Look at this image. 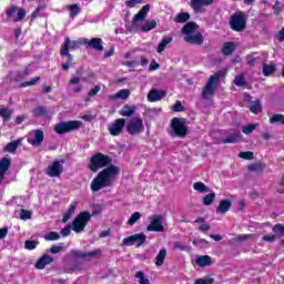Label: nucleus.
Masks as SVG:
<instances>
[{
  "label": "nucleus",
  "mask_w": 284,
  "mask_h": 284,
  "mask_svg": "<svg viewBox=\"0 0 284 284\" xmlns=\"http://www.w3.org/2000/svg\"><path fill=\"white\" fill-rule=\"evenodd\" d=\"M88 169L93 173L101 170L91 181L90 187L92 192H99L103 187H110L112 180L116 179L121 173V169L112 164V158L101 152H97L91 156Z\"/></svg>",
  "instance_id": "f257e3e1"
},
{
  "label": "nucleus",
  "mask_w": 284,
  "mask_h": 284,
  "mask_svg": "<svg viewBox=\"0 0 284 284\" xmlns=\"http://www.w3.org/2000/svg\"><path fill=\"white\" fill-rule=\"evenodd\" d=\"M225 74V70H220L209 78L205 87L202 90V99L207 101V99L216 94V88H219V83H221V79H223Z\"/></svg>",
  "instance_id": "f03ea898"
},
{
  "label": "nucleus",
  "mask_w": 284,
  "mask_h": 284,
  "mask_svg": "<svg viewBox=\"0 0 284 284\" xmlns=\"http://www.w3.org/2000/svg\"><path fill=\"white\" fill-rule=\"evenodd\" d=\"M187 120L185 118H173L171 120L170 135L178 139H185L187 136Z\"/></svg>",
  "instance_id": "7ed1b4c3"
},
{
  "label": "nucleus",
  "mask_w": 284,
  "mask_h": 284,
  "mask_svg": "<svg viewBox=\"0 0 284 284\" xmlns=\"http://www.w3.org/2000/svg\"><path fill=\"white\" fill-rule=\"evenodd\" d=\"M81 45H85L84 38H80L79 40H70V37L64 38V42L60 47V57H72L70 53L74 50H79Z\"/></svg>",
  "instance_id": "20e7f679"
},
{
  "label": "nucleus",
  "mask_w": 284,
  "mask_h": 284,
  "mask_svg": "<svg viewBox=\"0 0 284 284\" xmlns=\"http://www.w3.org/2000/svg\"><path fill=\"white\" fill-rule=\"evenodd\" d=\"M82 125L83 123L79 120H70L57 123L53 130L57 134H68L70 132H77V130H81Z\"/></svg>",
  "instance_id": "39448f33"
},
{
  "label": "nucleus",
  "mask_w": 284,
  "mask_h": 284,
  "mask_svg": "<svg viewBox=\"0 0 284 284\" xmlns=\"http://www.w3.org/2000/svg\"><path fill=\"white\" fill-rule=\"evenodd\" d=\"M91 219H92V214L90 213V211L80 212L72 222L73 232H77V234L83 232L88 223H90Z\"/></svg>",
  "instance_id": "423d86ee"
},
{
  "label": "nucleus",
  "mask_w": 284,
  "mask_h": 284,
  "mask_svg": "<svg viewBox=\"0 0 284 284\" xmlns=\"http://www.w3.org/2000/svg\"><path fill=\"white\" fill-rule=\"evenodd\" d=\"M230 28L234 32H243L247 28V18L243 12H235L230 19Z\"/></svg>",
  "instance_id": "0eeeda50"
},
{
  "label": "nucleus",
  "mask_w": 284,
  "mask_h": 284,
  "mask_svg": "<svg viewBox=\"0 0 284 284\" xmlns=\"http://www.w3.org/2000/svg\"><path fill=\"white\" fill-rule=\"evenodd\" d=\"M126 132L130 136H139L145 132V125L143 124V119L141 116L132 118L126 123Z\"/></svg>",
  "instance_id": "6e6552de"
},
{
  "label": "nucleus",
  "mask_w": 284,
  "mask_h": 284,
  "mask_svg": "<svg viewBox=\"0 0 284 284\" xmlns=\"http://www.w3.org/2000/svg\"><path fill=\"white\" fill-rule=\"evenodd\" d=\"M145 241H148L145 233H135L124 237L122 240V245H128L129 247L135 245V247H141V245H145Z\"/></svg>",
  "instance_id": "1a4fd4ad"
},
{
  "label": "nucleus",
  "mask_w": 284,
  "mask_h": 284,
  "mask_svg": "<svg viewBox=\"0 0 284 284\" xmlns=\"http://www.w3.org/2000/svg\"><path fill=\"white\" fill-rule=\"evenodd\" d=\"M149 221L150 223L146 226V232H165V226L163 225V215H150Z\"/></svg>",
  "instance_id": "9d476101"
},
{
  "label": "nucleus",
  "mask_w": 284,
  "mask_h": 284,
  "mask_svg": "<svg viewBox=\"0 0 284 284\" xmlns=\"http://www.w3.org/2000/svg\"><path fill=\"white\" fill-rule=\"evenodd\" d=\"M71 256H73V258H82V261H92V258L101 256V250L97 248L91 252L73 250L71 251Z\"/></svg>",
  "instance_id": "9b49d317"
},
{
  "label": "nucleus",
  "mask_w": 284,
  "mask_h": 284,
  "mask_svg": "<svg viewBox=\"0 0 284 284\" xmlns=\"http://www.w3.org/2000/svg\"><path fill=\"white\" fill-rule=\"evenodd\" d=\"M109 133L111 136H119L123 130H125V119L119 118L115 119L108 125Z\"/></svg>",
  "instance_id": "f8f14e48"
},
{
  "label": "nucleus",
  "mask_w": 284,
  "mask_h": 284,
  "mask_svg": "<svg viewBox=\"0 0 284 284\" xmlns=\"http://www.w3.org/2000/svg\"><path fill=\"white\" fill-rule=\"evenodd\" d=\"M63 174V165L59 161H53L45 170V175L51 179H57Z\"/></svg>",
  "instance_id": "ddd939ff"
},
{
  "label": "nucleus",
  "mask_w": 284,
  "mask_h": 284,
  "mask_svg": "<svg viewBox=\"0 0 284 284\" xmlns=\"http://www.w3.org/2000/svg\"><path fill=\"white\" fill-rule=\"evenodd\" d=\"M85 42L84 45H88V48H91V50H95V52H103V39L101 38H92L91 40L88 38H84Z\"/></svg>",
  "instance_id": "4468645a"
},
{
  "label": "nucleus",
  "mask_w": 284,
  "mask_h": 284,
  "mask_svg": "<svg viewBox=\"0 0 284 284\" xmlns=\"http://www.w3.org/2000/svg\"><path fill=\"white\" fill-rule=\"evenodd\" d=\"M213 3L214 0H191V8L195 12H203V8H209Z\"/></svg>",
  "instance_id": "2eb2a0df"
},
{
  "label": "nucleus",
  "mask_w": 284,
  "mask_h": 284,
  "mask_svg": "<svg viewBox=\"0 0 284 284\" xmlns=\"http://www.w3.org/2000/svg\"><path fill=\"white\" fill-rule=\"evenodd\" d=\"M166 94H168V92H165L163 90L152 89L148 93V101H150V103H156V101H161L162 99H165Z\"/></svg>",
  "instance_id": "dca6fc26"
},
{
  "label": "nucleus",
  "mask_w": 284,
  "mask_h": 284,
  "mask_svg": "<svg viewBox=\"0 0 284 284\" xmlns=\"http://www.w3.org/2000/svg\"><path fill=\"white\" fill-rule=\"evenodd\" d=\"M30 75V64L24 67L23 71H16L13 77L10 78V83H21L26 77Z\"/></svg>",
  "instance_id": "f3484780"
},
{
  "label": "nucleus",
  "mask_w": 284,
  "mask_h": 284,
  "mask_svg": "<svg viewBox=\"0 0 284 284\" xmlns=\"http://www.w3.org/2000/svg\"><path fill=\"white\" fill-rule=\"evenodd\" d=\"M54 258L48 254H43L34 264L36 270H45V265H51Z\"/></svg>",
  "instance_id": "a211bd4d"
},
{
  "label": "nucleus",
  "mask_w": 284,
  "mask_h": 284,
  "mask_svg": "<svg viewBox=\"0 0 284 284\" xmlns=\"http://www.w3.org/2000/svg\"><path fill=\"white\" fill-rule=\"evenodd\" d=\"M44 139L45 133H43V130H36L33 139H29L28 143H30V145H33V148H38L43 143Z\"/></svg>",
  "instance_id": "6ab92c4d"
},
{
  "label": "nucleus",
  "mask_w": 284,
  "mask_h": 284,
  "mask_svg": "<svg viewBox=\"0 0 284 284\" xmlns=\"http://www.w3.org/2000/svg\"><path fill=\"white\" fill-rule=\"evenodd\" d=\"M184 41H186V43H191L192 45H203V33H193L191 36H185Z\"/></svg>",
  "instance_id": "aec40b11"
},
{
  "label": "nucleus",
  "mask_w": 284,
  "mask_h": 284,
  "mask_svg": "<svg viewBox=\"0 0 284 284\" xmlns=\"http://www.w3.org/2000/svg\"><path fill=\"white\" fill-rule=\"evenodd\" d=\"M231 209H232V201L229 199H224L220 201V204L216 207V212L220 214H225L230 212Z\"/></svg>",
  "instance_id": "412c9836"
},
{
  "label": "nucleus",
  "mask_w": 284,
  "mask_h": 284,
  "mask_svg": "<svg viewBox=\"0 0 284 284\" xmlns=\"http://www.w3.org/2000/svg\"><path fill=\"white\" fill-rule=\"evenodd\" d=\"M150 12V4H145L141 8V10L133 17V22L136 23L139 21H145V17Z\"/></svg>",
  "instance_id": "4be33fe9"
},
{
  "label": "nucleus",
  "mask_w": 284,
  "mask_h": 284,
  "mask_svg": "<svg viewBox=\"0 0 284 284\" xmlns=\"http://www.w3.org/2000/svg\"><path fill=\"white\" fill-rule=\"evenodd\" d=\"M10 165H12V160L10 158L0 159V174L6 178V172L10 170Z\"/></svg>",
  "instance_id": "5701e85b"
},
{
  "label": "nucleus",
  "mask_w": 284,
  "mask_h": 284,
  "mask_svg": "<svg viewBox=\"0 0 284 284\" xmlns=\"http://www.w3.org/2000/svg\"><path fill=\"white\" fill-rule=\"evenodd\" d=\"M116 99H122L123 101L130 99V91L128 89H122L115 94L109 97L110 101H116Z\"/></svg>",
  "instance_id": "b1692460"
},
{
  "label": "nucleus",
  "mask_w": 284,
  "mask_h": 284,
  "mask_svg": "<svg viewBox=\"0 0 284 284\" xmlns=\"http://www.w3.org/2000/svg\"><path fill=\"white\" fill-rule=\"evenodd\" d=\"M199 26L196 22H187L183 28H182V33L185 34V37H190L191 34H194L196 32Z\"/></svg>",
  "instance_id": "393cba45"
},
{
  "label": "nucleus",
  "mask_w": 284,
  "mask_h": 284,
  "mask_svg": "<svg viewBox=\"0 0 284 284\" xmlns=\"http://www.w3.org/2000/svg\"><path fill=\"white\" fill-rule=\"evenodd\" d=\"M32 115L36 118V119H39V118H43L45 119L48 116V106H43V105H39V106H36L33 110H32Z\"/></svg>",
  "instance_id": "a878e982"
},
{
  "label": "nucleus",
  "mask_w": 284,
  "mask_h": 284,
  "mask_svg": "<svg viewBox=\"0 0 284 284\" xmlns=\"http://www.w3.org/2000/svg\"><path fill=\"white\" fill-rule=\"evenodd\" d=\"M195 263L199 267H207V265H212V257L210 255H201L197 256Z\"/></svg>",
  "instance_id": "bb28decb"
},
{
  "label": "nucleus",
  "mask_w": 284,
  "mask_h": 284,
  "mask_svg": "<svg viewBox=\"0 0 284 284\" xmlns=\"http://www.w3.org/2000/svg\"><path fill=\"white\" fill-rule=\"evenodd\" d=\"M243 139V135L241 134V131H236L233 134L226 136L225 139L222 140V143H239Z\"/></svg>",
  "instance_id": "cd10ccee"
},
{
  "label": "nucleus",
  "mask_w": 284,
  "mask_h": 284,
  "mask_svg": "<svg viewBox=\"0 0 284 284\" xmlns=\"http://www.w3.org/2000/svg\"><path fill=\"white\" fill-rule=\"evenodd\" d=\"M248 172H255L256 174H263L265 172V164L263 162H255L247 168Z\"/></svg>",
  "instance_id": "c85d7f7f"
},
{
  "label": "nucleus",
  "mask_w": 284,
  "mask_h": 284,
  "mask_svg": "<svg viewBox=\"0 0 284 284\" xmlns=\"http://www.w3.org/2000/svg\"><path fill=\"white\" fill-rule=\"evenodd\" d=\"M21 145V140H14L12 142H9L4 148L3 152H8L9 154H14L17 152V149Z\"/></svg>",
  "instance_id": "c756f323"
},
{
  "label": "nucleus",
  "mask_w": 284,
  "mask_h": 284,
  "mask_svg": "<svg viewBox=\"0 0 284 284\" xmlns=\"http://www.w3.org/2000/svg\"><path fill=\"white\" fill-rule=\"evenodd\" d=\"M136 112V106L135 105H129L125 104L120 111L119 114L121 116H132Z\"/></svg>",
  "instance_id": "7c9ffc66"
},
{
  "label": "nucleus",
  "mask_w": 284,
  "mask_h": 284,
  "mask_svg": "<svg viewBox=\"0 0 284 284\" xmlns=\"http://www.w3.org/2000/svg\"><path fill=\"white\" fill-rule=\"evenodd\" d=\"M165 256H168V250L165 247L161 248L158 255L155 256L156 267H161L165 263Z\"/></svg>",
  "instance_id": "2f4dec72"
},
{
  "label": "nucleus",
  "mask_w": 284,
  "mask_h": 284,
  "mask_svg": "<svg viewBox=\"0 0 284 284\" xmlns=\"http://www.w3.org/2000/svg\"><path fill=\"white\" fill-rule=\"evenodd\" d=\"M236 50V44L234 42H225L222 47V54L224 57H230Z\"/></svg>",
  "instance_id": "473e14b6"
},
{
  "label": "nucleus",
  "mask_w": 284,
  "mask_h": 284,
  "mask_svg": "<svg viewBox=\"0 0 284 284\" xmlns=\"http://www.w3.org/2000/svg\"><path fill=\"white\" fill-rule=\"evenodd\" d=\"M193 189L195 190V192H200V194H207V192H210V187H207V185H205V183L201 181L195 182L193 184Z\"/></svg>",
  "instance_id": "72a5a7b5"
},
{
  "label": "nucleus",
  "mask_w": 284,
  "mask_h": 284,
  "mask_svg": "<svg viewBox=\"0 0 284 284\" xmlns=\"http://www.w3.org/2000/svg\"><path fill=\"white\" fill-rule=\"evenodd\" d=\"M262 72L264 77H272L276 72V64H263Z\"/></svg>",
  "instance_id": "f704fd0d"
},
{
  "label": "nucleus",
  "mask_w": 284,
  "mask_h": 284,
  "mask_svg": "<svg viewBox=\"0 0 284 284\" xmlns=\"http://www.w3.org/2000/svg\"><path fill=\"white\" fill-rule=\"evenodd\" d=\"M68 10L71 19H74V17H79V14H81V7H79L77 3L70 4Z\"/></svg>",
  "instance_id": "c9c22d12"
},
{
  "label": "nucleus",
  "mask_w": 284,
  "mask_h": 284,
  "mask_svg": "<svg viewBox=\"0 0 284 284\" xmlns=\"http://www.w3.org/2000/svg\"><path fill=\"white\" fill-rule=\"evenodd\" d=\"M172 41V37H164L161 42L158 45L156 52L161 54V52L165 51V48H168L169 43Z\"/></svg>",
  "instance_id": "e433bc0d"
},
{
  "label": "nucleus",
  "mask_w": 284,
  "mask_h": 284,
  "mask_svg": "<svg viewBox=\"0 0 284 284\" xmlns=\"http://www.w3.org/2000/svg\"><path fill=\"white\" fill-rule=\"evenodd\" d=\"M250 110L253 114H258V112H262L263 106L261 105V100L250 102Z\"/></svg>",
  "instance_id": "4c0bfd02"
},
{
  "label": "nucleus",
  "mask_w": 284,
  "mask_h": 284,
  "mask_svg": "<svg viewBox=\"0 0 284 284\" xmlns=\"http://www.w3.org/2000/svg\"><path fill=\"white\" fill-rule=\"evenodd\" d=\"M156 28V20H148L140 28L141 32H150V30H154Z\"/></svg>",
  "instance_id": "58836bf2"
},
{
  "label": "nucleus",
  "mask_w": 284,
  "mask_h": 284,
  "mask_svg": "<svg viewBox=\"0 0 284 284\" xmlns=\"http://www.w3.org/2000/svg\"><path fill=\"white\" fill-rule=\"evenodd\" d=\"M234 84L237 87V88H247V85H250L247 83V81L245 80V75L243 74H240V75H236L235 79H234Z\"/></svg>",
  "instance_id": "ea45409f"
},
{
  "label": "nucleus",
  "mask_w": 284,
  "mask_h": 284,
  "mask_svg": "<svg viewBox=\"0 0 284 284\" xmlns=\"http://www.w3.org/2000/svg\"><path fill=\"white\" fill-rule=\"evenodd\" d=\"M174 21L175 23H186V21H190V13L181 12L175 17Z\"/></svg>",
  "instance_id": "a19ab883"
},
{
  "label": "nucleus",
  "mask_w": 284,
  "mask_h": 284,
  "mask_svg": "<svg viewBox=\"0 0 284 284\" xmlns=\"http://www.w3.org/2000/svg\"><path fill=\"white\" fill-rule=\"evenodd\" d=\"M42 10H45V6L39 4L36 10L31 13V21H36V19H39L41 17Z\"/></svg>",
  "instance_id": "79ce46f5"
},
{
  "label": "nucleus",
  "mask_w": 284,
  "mask_h": 284,
  "mask_svg": "<svg viewBox=\"0 0 284 284\" xmlns=\"http://www.w3.org/2000/svg\"><path fill=\"white\" fill-rule=\"evenodd\" d=\"M268 122H270L271 124H274V123H282V125H284V115L281 114V113L273 114V115L270 118Z\"/></svg>",
  "instance_id": "37998d69"
},
{
  "label": "nucleus",
  "mask_w": 284,
  "mask_h": 284,
  "mask_svg": "<svg viewBox=\"0 0 284 284\" xmlns=\"http://www.w3.org/2000/svg\"><path fill=\"white\" fill-rule=\"evenodd\" d=\"M0 116L4 122H8L10 119H12V111L8 109H0Z\"/></svg>",
  "instance_id": "c03bdc74"
},
{
  "label": "nucleus",
  "mask_w": 284,
  "mask_h": 284,
  "mask_svg": "<svg viewBox=\"0 0 284 284\" xmlns=\"http://www.w3.org/2000/svg\"><path fill=\"white\" fill-rule=\"evenodd\" d=\"M39 81H41V78L36 77L31 81L20 83L19 88H30L32 85H37V83H39Z\"/></svg>",
  "instance_id": "a18cd8bd"
},
{
  "label": "nucleus",
  "mask_w": 284,
  "mask_h": 284,
  "mask_svg": "<svg viewBox=\"0 0 284 284\" xmlns=\"http://www.w3.org/2000/svg\"><path fill=\"white\" fill-rule=\"evenodd\" d=\"M135 278H139L140 284H150V280L145 277V273H143V271H138L135 273Z\"/></svg>",
  "instance_id": "49530a36"
},
{
  "label": "nucleus",
  "mask_w": 284,
  "mask_h": 284,
  "mask_svg": "<svg viewBox=\"0 0 284 284\" xmlns=\"http://www.w3.org/2000/svg\"><path fill=\"white\" fill-rule=\"evenodd\" d=\"M216 199V193H209L203 197V205H212Z\"/></svg>",
  "instance_id": "de8ad7c7"
},
{
  "label": "nucleus",
  "mask_w": 284,
  "mask_h": 284,
  "mask_svg": "<svg viewBox=\"0 0 284 284\" xmlns=\"http://www.w3.org/2000/svg\"><path fill=\"white\" fill-rule=\"evenodd\" d=\"M39 245V241H34V240H27L24 242V248L32 251V250H37V246Z\"/></svg>",
  "instance_id": "09e8293b"
},
{
  "label": "nucleus",
  "mask_w": 284,
  "mask_h": 284,
  "mask_svg": "<svg viewBox=\"0 0 284 284\" xmlns=\"http://www.w3.org/2000/svg\"><path fill=\"white\" fill-rule=\"evenodd\" d=\"M67 57V62L61 64V68L64 72H68L70 70V65H72V61H74L73 55H64Z\"/></svg>",
  "instance_id": "8fccbe9b"
},
{
  "label": "nucleus",
  "mask_w": 284,
  "mask_h": 284,
  "mask_svg": "<svg viewBox=\"0 0 284 284\" xmlns=\"http://www.w3.org/2000/svg\"><path fill=\"white\" fill-rule=\"evenodd\" d=\"M59 239H61V234L54 231H51L44 235V240L47 241H59Z\"/></svg>",
  "instance_id": "3c124183"
},
{
  "label": "nucleus",
  "mask_w": 284,
  "mask_h": 284,
  "mask_svg": "<svg viewBox=\"0 0 284 284\" xmlns=\"http://www.w3.org/2000/svg\"><path fill=\"white\" fill-rule=\"evenodd\" d=\"M240 159H244V161H252L254 159V152L252 151H245V152H240L239 153Z\"/></svg>",
  "instance_id": "603ef678"
},
{
  "label": "nucleus",
  "mask_w": 284,
  "mask_h": 284,
  "mask_svg": "<svg viewBox=\"0 0 284 284\" xmlns=\"http://www.w3.org/2000/svg\"><path fill=\"white\" fill-rule=\"evenodd\" d=\"M257 125L258 124L251 123V124L243 126L242 128L243 134H252V132H254V130H256Z\"/></svg>",
  "instance_id": "864d4df0"
},
{
  "label": "nucleus",
  "mask_w": 284,
  "mask_h": 284,
  "mask_svg": "<svg viewBox=\"0 0 284 284\" xmlns=\"http://www.w3.org/2000/svg\"><path fill=\"white\" fill-rule=\"evenodd\" d=\"M20 219L21 221H30V219H32V211L22 209L20 212Z\"/></svg>",
  "instance_id": "5fc2aeb1"
},
{
  "label": "nucleus",
  "mask_w": 284,
  "mask_h": 284,
  "mask_svg": "<svg viewBox=\"0 0 284 284\" xmlns=\"http://www.w3.org/2000/svg\"><path fill=\"white\" fill-rule=\"evenodd\" d=\"M274 234H277L278 236H284V225L283 224H275L273 226Z\"/></svg>",
  "instance_id": "6e6d98bb"
},
{
  "label": "nucleus",
  "mask_w": 284,
  "mask_h": 284,
  "mask_svg": "<svg viewBox=\"0 0 284 284\" xmlns=\"http://www.w3.org/2000/svg\"><path fill=\"white\" fill-rule=\"evenodd\" d=\"M139 219H141V213H140V212H134V213L130 216V219H129V221H128L129 225H134V223H136V221H139Z\"/></svg>",
  "instance_id": "4d7b16f0"
},
{
  "label": "nucleus",
  "mask_w": 284,
  "mask_h": 284,
  "mask_svg": "<svg viewBox=\"0 0 284 284\" xmlns=\"http://www.w3.org/2000/svg\"><path fill=\"white\" fill-rule=\"evenodd\" d=\"M273 12L275 17H278L281 12H283V7H281V2L278 0L275 1V4L273 6Z\"/></svg>",
  "instance_id": "13d9d810"
},
{
  "label": "nucleus",
  "mask_w": 284,
  "mask_h": 284,
  "mask_svg": "<svg viewBox=\"0 0 284 284\" xmlns=\"http://www.w3.org/2000/svg\"><path fill=\"white\" fill-rule=\"evenodd\" d=\"M62 250H63V243H60L59 245L53 244V245L50 247V253H51V254H59V252H61Z\"/></svg>",
  "instance_id": "bf43d9fd"
},
{
  "label": "nucleus",
  "mask_w": 284,
  "mask_h": 284,
  "mask_svg": "<svg viewBox=\"0 0 284 284\" xmlns=\"http://www.w3.org/2000/svg\"><path fill=\"white\" fill-rule=\"evenodd\" d=\"M173 112H183L185 110V106H183V103L181 101H176L172 106Z\"/></svg>",
  "instance_id": "052dcab7"
},
{
  "label": "nucleus",
  "mask_w": 284,
  "mask_h": 284,
  "mask_svg": "<svg viewBox=\"0 0 284 284\" xmlns=\"http://www.w3.org/2000/svg\"><path fill=\"white\" fill-rule=\"evenodd\" d=\"M18 10H19V8H17L14 6L7 9L8 19H12V17H14V14H17Z\"/></svg>",
  "instance_id": "680f3d73"
},
{
  "label": "nucleus",
  "mask_w": 284,
  "mask_h": 284,
  "mask_svg": "<svg viewBox=\"0 0 284 284\" xmlns=\"http://www.w3.org/2000/svg\"><path fill=\"white\" fill-rule=\"evenodd\" d=\"M173 247L175 250H181V252H187L189 247L185 246L182 242H174Z\"/></svg>",
  "instance_id": "e2e57ef3"
},
{
  "label": "nucleus",
  "mask_w": 284,
  "mask_h": 284,
  "mask_svg": "<svg viewBox=\"0 0 284 284\" xmlns=\"http://www.w3.org/2000/svg\"><path fill=\"white\" fill-rule=\"evenodd\" d=\"M99 92H101V85H95L89 91L88 97H97Z\"/></svg>",
  "instance_id": "0e129e2a"
},
{
  "label": "nucleus",
  "mask_w": 284,
  "mask_h": 284,
  "mask_svg": "<svg viewBox=\"0 0 284 284\" xmlns=\"http://www.w3.org/2000/svg\"><path fill=\"white\" fill-rule=\"evenodd\" d=\"M194 284H214V278H199Z\"/></svg>",
  "instance_id": "69168bd1"
},
{
  "label": "nucleus",
  "mask_w": 284,
  "mask_h": 284,
  "mask_svg": "<svg viewBox=\"0 0 284 284\" xmlns=\"http://www.w3.org/2000/svg\"><path fill=\"white\" fill-rule=\"evenodd\" d=\"M23 19H26V10L18 9V16L14 21H23Z\"/></svg>",
  "instance_id": "338daca9"
},
{
  "label": "nucleus",
  "mask_w": 284,
  "mask_h": 284,
  "mask_svg": "<svg viewBox=\"0 0 284 284\" xmlns=\"http://www.w3.org/2000/svg\"><path fill=\"white\" fill-rule=\"evenodd\" d=\"M159 68H161V65L156 62V60H152L149 65V70L154 71V70H159Z\"/></svg>",
  "instance_id": "774afa93"
}]
</instances>
